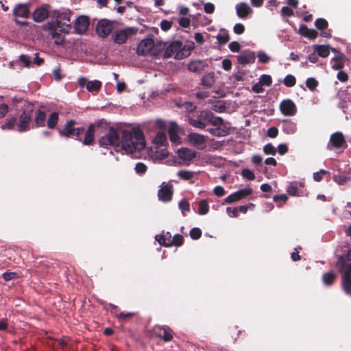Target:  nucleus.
<instances>
[{"mask_svg": "<svg viewBox=\"0 0 351 351\" xmlns=\"http://www.w3.org/2000/svg\"><path fill=\"white\" fill-rule=\"evenodd\" d=\"M283 84L287 87H293L296 84V79L293 75L289 74L285 77Z\"/></svg>", "mask_w": 351, "mask_h": 351, "instance_id": "41", "label": "nucleus"}, {"mask_svg": "<svg viewBox=\"0 0 351 351\" xmlns=\"http://www.w3.org/2000/svg\"><path fill=\"white\" fill-rule=\"evenodd\" d=\"M172 26V22L167 20H162L160 23V28L163 31H168Z\"/></svg>", "mask_w": 351, "mask_h": 351, "instance_id": "62", "label": "nucleus"}, {"mask_svg": "<svg viewBox=\"0 0 351 351\" xmlns=\"http://www.w3.org/2000/svg\"><path fill=\"white\" fill-rule=\"evenodd\" d=\"M190 237L194 240L199 239L202 236V230L198 228H193L190 230Z\"/></svg>", "mask_w": 351, "mask_h": 351, "instance_id": "47", "label": "nucleus"}, {"mask_svg": "<svg viewBox=\"0 0 351 351\" xmlns=\"http://www.w3.org/2000/svg\"><path fill=\"white\" fill-rule=\"evenodd\" d=\"M298 32L300 36L311 40H314L318 36V32L316 30L309 29L306 25H301Z\"/></svg>", "mask_w": 351, "mask_h": 351, "instance_id": "19", "label": "nucleus"}, {"mask_svg": "<svg viewBox=\"0 0 351 351\" xmlns=\"http://www.w3.org/2000/svg\"><path fill=\"white\" fill-rule=\"evenodd\" d=\"M189 141L195 146H199L203 145L206 140L203 135L192 133L189 135Z\"/></svg>", "mask_w": 351, "mask_h": 351, "instance_id": "29", "label": "nucleus"}, {"mask_svg": "<svg viewBox=\"0 0 351 351\" xmlns=\"http://www.w3.org/2000/svg\"><path fill=\"white\" fill-rule=\"evenodd\" d=\"M13 14L15 17L27 19L29 15V6L27 4H18L14 9Z\"/></svg>", "mask_w": 351, "mask_h": 351, "instance_id": "23", "label": "nucleus"}, {"mask_svg": "<svg viewBox=\"0 0 351 351\" xmlns=\"http://www.w3.org/2000/svg\"><path fill=\"white\" fill-rule=\"evenodd\" d=\"M134 315V313H125L121 312L118 315L117 317L120 320H127L130 319Z\"/></svg>", "mask_w": 351, "mask_h": 351, "instance_id": "58", "label": "nucleus"}, {"mask_svg": "<svg viewBox=\"0 0 351 351\" xmlns=\"http://www.w3.org/2000/svg\"><path fill=\"white\" fill-rule=\"evenodd\" d=\"M252 193L253 189L252 188L242 189L228 195L227 197H226L224 202L226 204H232L247 197V196L252 195Z\"/></svg>", "mask_w": 351, "mask_h": 351, "instance_id": "11", "label": "nucleus"}, {"mask_svg": "<svg viewBox=\"0 0 351 351\" xmlns=\"http://www.w3.org/2000/svg\"><path fill=\"white\" fill-rule=\"evenodd\" d=\"M241 176L249 180H254L255 179V175L252 171H251L249 169H243L241 171Z\"/></svg>", "mask_w": 351, "mask_h": 351, "instance_id": "44", "label": "nucleus"}, {"mask_svg": "<svg viewBox=\"0 0 351 351\" xmlns=\"http://www.w3.org/2000/svg\"><path fill=\"white\" fill-rule=\"evenodd\" d=\"M337 78L341 82H346L348 81L349 76L346 72L340 71L337 75Z\"/></svg>", "mask_w": 351, "mask_h": 351, "instance_id": "57", "label": "nucleus"}, {"mask_svg": "<svg viewBox=\"0 0 351 351\" xmlns=\"http://www.w3.org/2000/svg\"><path fill=\"white\" fill-rule=\"evenodd\" d=\"M57 24H56V21L55 22H48L47 24H45L44 26H43V29L44 30H46V31H49L50 32V34L51 33H53V31H56L57 30Z\"/></svg>", "mask_w": 351, "mask_h": 351, "instance_id": "51", "label": "nucleus"}, {"mask_svg": "<svg viewBox=\"0 0 351 351\" xmlns=\"http://www.w3.org/2000/svg\"><path fill=\"white\" fill-rule=\"evenodd\" d=\"M112 23L108 19L100 20L96 26V33L101 38H106L112 31Z\"/></svg>", "mask_w": 351, "mask_h": 351, "instance_id": "9", "label": "nucleus"}, {"mask_svg": "<svg viewBox=\"0 0 351 351\" xmlns=\"http://www.w3.org/2000/svg\"><path fill=\"white\" fill-rule=\"evenodd\" d=\"M19 60L23 63L24 66L25 67H29L31 64V59L30 57H29L27 55L21 54L19 56Z\"/></svg>", "mask_w": 351, "mask_h": 351, "instance_id": "56", "label": "nucleus"}, {"mask_svg": "<svg viewBox=\"0 0 351 351\" xmlns=\"http://www.w3.org/2000/svg\"><path fill=\"white\" fill-rule=\"evenodd\" d=\"M205 64L203 61L196 60L191 62L188 65V69L191 72L199 73L204 70Z\"/></svg>", "mask_w": 351, "mask_h": 351, "instance_id": "26", "label": "nucleus"}, {"mask_svg": "<svg viewBox=\"0 0 351 351\" xmlns=\"http://www.w3.org/2000/svg\"><path fill=\"white\" fill-rule=\"evenodd\" d=\"M49 16V10L46 7L42 6L34 10L32 14L33 19L35 22L41 23Z\"/></svg>", "mask_w": 351, "mask_h": 351, "instance_id": "20", "label": "nucleus"}, {"mask_svg": "<svg viewBox=\"0 0 351 351\" xmlns=\"http://www.w3.org/2000/svg\"><path fill=\"white\" fill-rule=\"evenodd\" d=\"M154 47V40L152 38H147L142 40L138 47L136 53L139 56L147 55Z\"/></svg>", "mask_w": 351, "mask_h": 351, "instance_id": "12", "label": "nucleus"}, {"mask_svg": "<svg viewBox=\"0 0 351 351\" xmlns=\"http://www.w3.org/2000/svg\"><path fill=\"white\" fill-rule=\"evenodd\" d=\"M177 175L182 180H189L193 178L194 172L182 169L180 170Z\"/></svg>", "mask_w": 351, "mask_h": 351, "instance_id": "39", "label": "nucleus"}, {"mask_svg": "<svg viewBox=\"0 0 351 351\" xmlns=\"http://www.w3.org/2000/svg\"><path fill=\"white\" fill-rule=\"evenodd\" d=\"M245 26L242 23H237L233 27V32L236 34H242L245 32Z\"/></svg>", "mask_w": 351, "mask_h": 351, "instance_id": "54", "label": "nucleus"}, {"mask_svg": "<svg viewBox=\"0 0 351 351\" xmlns=\"http://www.w3.org/2000/svg\"><path fill=\"white\" fill-rule=\"evenodd\" d=\"M198 214L203 215L209 212V206L206 199H202L198 202Z\"/></svg>", "mask_w": 351, "mask_h": 351, "instance_id": "36", "label": "nucleus"}, {"mask_svg": "<svg viewBox=\"0 0 351 351\" xmlns=\"http://www.w3.org/2000/svg\"><path fill=\"white\" fill-rule=\"evenodd\" d=\"M167 141V136L162 132H159L155 137V142L158 144L163 145Z\"/></svg>", "mask_w": 351, "mask_h": 351, "instance_id": "50", "label": "nucleus"}, {"mask_svg": "<svg viewBox=\"0 0 351 351\" xmlns=\"http://www.w3.org/2000/svg\"><path fill=\"white\" fill-rule=\"evenodd\" d=\"M46 123V114L45 112L38 110L35 112V124L37 128L44 127Z\"/></svg>", "mask_w": 351, "mask_h": 351, "instance_id": "27", "label": "nucleus"}, {"mask_svg": "<svg viewBox=\"0 0 351 351\" xmlns=\"http://www.w3.org/2000/svg\"><path fill=\"white\" fill-rule=\"evenodd\" d=\"M255 53L253 51L245 50L243 51L237 57L238 62L241 64L245 65L250 63H253L255 61Z\"/></svg>", "mask_w": 351, "mask_h": 351, "instance_id": "18", "label": "nucleus"}, {"mask_svg": "<svg viewBox=\"0 0 351 351\" xmlns=\"http://www.w3.org/2000/svg\"><path fill=\"white\" fill-rule=\"evenodd\" d=\"M257 56L259 62L261 63H267L270 60L269 56L263 51H259Z\"/></svg>", "mask_w": 351, "mask_h": 351, "instance_id": "53", "label": "nucleus"}, {"mask_svg": "<svg viewBox=\"0 0 351 351\" xmlns=\"http://www.w3.org/2000/svg\"><path fill=\"white\" fill-rule=\"evenodd\" d=\"M120 143L119 133L114 127H110L108 132L99 140L100 146H119Z\"/></svg>", "mask_w": 351, "mask_h": 351, "instance_id": "6", "label": "nucleus"}, {"mask_svg": "<svg viewBox=\"0 0 351 351\" xmlns=\"http://www.w3.org/2000/svg\"><path fill=\"white\" fill-rule=\"evenodd\" d=\"M336 267L342 274L341 286L345 293H351V250L346 254L339 255Z\"/></svg>", "mask_w": 351, "mask_h": 351, "instance_id": "4", "label": "nucleus"}, {"mask_svg": "<svg viewBox=\"0 0 351 351\" xmlns=\"http://www.w3.org/2000/svg\"><path fill=\"white\" fill-rule=\"evenodd\" d=\"M335 279L336 276L332 271L325 273L322 276V281L327 286L332 285Z\"/></svg>", "mask_w": 351, "mask_h": 351, "instance_id": "34", "label": "nucleus"}, {"mask_svg": "<svg viewBox=\"0 0 351 351\" xmlns=\"http://www.w3.org/2000/svg\"><path fill=\"white\" fill-rule=\"evenodd\" d=\"M226 212L230 217H237L239 215L237 208L227 207Z\"/></svg>", "mask_w": 351, "mask_h": 351, "instance_id": "64", "label": "nucleus"}, {"mask_svg": "<svg viewBox=\"0 0 351 351\" xmlns=\"http://www.w3.org/2000/svg\"><path fill=\"white\" fill-rule=\"evenodd\" d=\"M329 172L324 169H321L319 171L313 173V179L316 182H320L322 180L324 175L328 174Z\"/></svg>", "mask_w": 351, "mask_h": 351, "instance_id": "52", "label": "nucleus"}, {"mask_svg": "<svg viewBox=\"0 0 351 351\" xmlns=\"http://www.w3.org/2000/svg\"><path fill=\"white\" fill-rule=\"evenodd\" d=\"M259 82L261 83L263 86H269L272 83L271 77L269 75L263 74L260 77Z\"/></svg>", "mask_w": 351, "mask_h": 351, "instance_id": "43", "label": "nucleus"}, {"mask_svg": "<svg viewBox=\"0 0 351 351\" xmlns=\"http://www.w3.org/2000/svg\"><path fill=\"white\" fill-rule=\"evenodd\" d=\"M178 126L176 123L171 122L169 124L168 134L169 136V139L173 143H177L180 138L178 134Z\"/></svg>", "mask_w": 351, "mask_h": 351, "instance_id": "25", "label": "nucleus"}, {"mask_svg": "<svg viewBox=\"0 0 351 351\" xmlns=\"http://www.w3.org/2000/svg\"><path fill=\"white\" fill-rule=\"evenodd\" d=\"M51 37L54 39V43L56 45H62L65 43L64 37L62 35L61 33H59L56 31H53V33H51Z\"/></svg>", "mask_w": 351, "mask_h": 351, "instance_id": "38", "label": "nucleus"}, {"mask_svg": "<svg viewBox=\"0 0 351 351\" xmlns=\"http://www.w3.org/2000/svg\"><path fill=\"white\" fill-rule=\"evenodd\" d=\"M229 49L232 52H239L240 50V45L237 41H232L229 44Z\"/></svg>", "mask_w": 351, "mask_h": 351, "instance_id": "63", "label": "nucleus"}, {"mask_svg": "<svg viewBox=\"0 0 351 351\" xmlns=\"http://www.w3.org/2000/svg\"><path fill=\"white\" fill-rule=\"evenodd\" d=\"M182 43L180 41H175L171 43L165 49L164 52L165 58H170L174 53L178 52L182 47Z\"/></svg>", "mask_w": 351, "mask_h": 351, "instance_id": "24", "label": "nucleus"}, {"mask_svg": "<svg viewBox=\"0 0 351 351\" xmlns=\"http://www.w3.org/2000/svg\"><path fill=\"white\" fill-rule=\"evenodd\" d=\"M136 32V30L131 27L118 30L112 34V39L115 43L122 45L126 42L130 36L134 35Z\"/></svg>", "mask_w": 351, "mask_h": 351, "instance_id": "8", "label": "nucleus"}, {"mask_svg": "<svg viewBox=\"0 0 351 351\" xmlns=\"http://www.w3.org/2000/svg\"><path fill=\"white\" fill-rule=\"evenodd\" d=\"M121 135L120 144L127 154H133L145 149V136L139 128H133L131 130H123Z\"/></svg>", "mask_w": 351, "mask_h": 351, "instance_id": "1", "label": "nucleus"}, {"mask_svg": "<svg viewBox=\"0 0 351 351\" xmlns=\"http://www.w3.org/2000/svg\"><path fill=\"white\" fill-rule=\"evenodd\" d=\"M210 123L215 127H219L223 124V120L219 117H215L210 112H208L206 125Z\"/></svg>", "mask_w": 351, "mask_h": 351, "instance_id": "30", "label": "nucleus"}, {"mask_svg": "<svg viewBox=\"0 0 351 351\" xmlns=\"http://www.w3.org/2000/svg\"><path fill=\"white\" fill-rule=\"evenodd\" d=\"M77 124L75 120L71 119L66 122L62 129H58V134L61 136L66 138L75 137L80 141H82L84 145H90L95 140V125L91 123L89 125L85 132V136L82 140V134L85 129L83 127L75 128Z\"/></svg>", "mask_w": 351, "mask_h": 351, "instance_id": "3", "label": "nucleus"}, {"mask_svg": "<svg viewBox=\"0 0 351 351\" xmlns=\"http://www.w3.org/2000/svg\"><path fill=\"white\" fill-rule=\"evenodd\" d=\"M208 111L202 110L197 112L195 114L188 117L189 123L199 129H204L206 126Z\"/></svg>", "mask_w": 351, "mask_h": 351, "instance_id": "7", "label": "nucleus"}, {"mask_svg": "<svg viewBox=\"0 0 351 351\" xmlns=\"http://www.w3.org/2000/svg\"><path fill=\"white\" fill-rule=\"evenodd\" d=\"M59 120V114L57 112H53L49 116L47 121V125L49 129H53L56 127Z\"/></svg>", "mask_w": 351, "mask_h": 351, "instance_id": "31", "label": "nucleus"}, {"mask_svg": "<svg viewBox=\"0 0 351 351\" xmlns=\"http://www.w3.org/2000/svg\"><path fill=\"white\" fill-rule=\"evenodd\" d=\"M156 337L162 339L165 342H169L173 339V331L167 326H158L154 328Z\"/></svg>", "mask_w": 351, "mask_h": 351, "instance_id": "10", "label": "nucleus"}, {"mask_svg": "<svg viewBox=\"0 0 351 351\" xmlns=\"http://www.w3.org/2000/svg\"><path fill=\"white\" fill-rule=\"evenodd\" d=\"M217 39L219 45H225L229 41L230 35L226 30H223V33L217 36Z\"/></svg>", "mask_w": 351, "mask_h": 351, "instance_id": "40", "label": "nucleus"}, {"mask_svg": "<svg viewBox=\"0 0 351 351\" xmlns=\"http://www.w3.org/2000/svg\"><path fill=\"white\" fill-rule=\"evenodd\" d=\"M215 5L212 3H206L204 5V12L207 14H213L215 12Z\"/></svg>", "mask_w": 351, "mask_h": 351, "instance_id": "60", "label": "nucleus"}, {"mask_svg": "<svg viewBox=\"0 0 351 351\" xmlns=\"http://www.w3.org/2000/svg\"><path fill=\"white\" fill-rule=\"evenodd\" d=\"M330 143L336 149H346L348 146L345 137L341 132H336L330 135Z\"/></svg>", "mask_w": 351, "mask_h": 351, "instance_id": "13", "label": "nucleus"}, {"mask_svg": "<svg viewBox=\"0 0 351 351\" xmlns=\"http://www.w3.org/2000/svg\"><path fill=\"white\" fill-rule=\"evenodd\" d=\"M237 14L239 18L245 19L252 14L253 10L249 5L245 2L239 3L236 5Z\"/></svg>", "mask_w": 351, "mask_h": 351, "instance_id": "22", "label": "nucleus"}, {"mask_svg": "<svg viewBox=\"0 0 351 351\" xmlns=\"http://www.w3.org/2000/svg\"><path fill=\"white\" fill-rule=\"evenodd\" d=\"M263 152L265 154L275 155L276 149L271 143H268L264 146Z\"/></svg>", "mask_w": 351, "mask_h": 351, "instance_id": "46", "label": "nucleus"}, {"mask_svg": "<svg viewBox=\"0 0 351 351\" xmlns=\"http://www.w3.org/2000/svg\"><path fill=\"white\" fill-rule=\"evenodd\" d=\"M178 156L180 159L190 162L197 156V152L195 150L182 147L178 151Z\"/></svg>", "mask_w": 351, "mask_h": 351, "instance_id": "21", "label": "nucleus"}, {"mask_svg": "<svg viewBox=\"0 0 351 351\" xmlns=\"http://www.w3.org/2000/svg\"><path fill=\"white\" fill-rule=\"evenodd\" d=\"M306 86L309 90L313 91L318 86V82L313 77H308L306 80Z\"/></svg>", "mask_w": 351, "mask_h": 351, "instance_id": "42", "label": "nucleus"}, {"mask_svg": "<svg viewBox=\"0 0 351 351\" xmlns=\"http://www.w3.org/2000/svg\"><path fill=\"white\" fill-rule=\"evenodd\" d=\"M101 87V82L99 80L88 81L86 89L89 92H99Z\"/></svg>", "mask_w": 351, "mask_h": 351, "instance_id": "33", "label": "nucleus"}, {"mask_svg": "<svg viewBox=\"0 0 351 351\" xmlns=\"http://www.w3.org/2000/svg\"><path fill=\"white\" fill-rule=\"evenodd\" d=\"M34 112V105L29 101H25L21 113L19 116L17 120L16 117H12L7 119L4 125H2L3 129L13 130L16 125L17 131L19 132H24L30 130V124L32 121Z\"/></svg>", "mask_w": 351, "mask_h": 351, "instance_id": "2", "label": "nucleus"}, {"mask_svg": "<svg viewBox=\"0 0 351 351\" xmlns=\"http://www.w3.org/2000/svg\"><path fill=\"white\" fill-rule=\"evenodd\" d=\"M280 110L285 116H293L297 112V108L294 102L288 99L283 100L280 104Z\"/></svg>", "mask_w": 351, "mask_h": 351, "instance_id": "14", "label": "nucleus"}, {"mask_svg": "<svg viewBox=\"0 0 351 351\" xmlns=\"http://www.w3.org/2000/svg\"><path fill=\"white\" fill-rule=\"evenodd\" d=\"M298 187L296 184L292 183L287 189V192L290 195H298Z\"/></svg>", "mask_w": 351, "mask_h": 351, "instance_id": "61", "label": "nucleus"}, {"mask_svg": "<svg viewBox=\"0 0 351 351\" xmlns=\"http://www.w3.org/2000/svg\"><path fill=\"white\" fill-rule=\"evenodd\" d=\"M206 131H208L212 135L218 137L225 136L228 134L226 130L221 129L219 127L208 128Z\"/></svg>", "mask_w": 351, "mask_h": 351, "instance_id": "37", "label": "nucleus"}, {"mask_svg": "<svg viewBox=\"0 0 351 351\" xmlns=\"http://www.w3.org/2000/svg\"><path fill=\"white\" fill-rule=\"evenodd\" d=\"M350 178L344 175L334 176V181L339 185H343Z\"/></svg>", "mask_w": 351, "mask_h": 351, "instance_id": "45", "label": "nucleus"}, {"mask_svg": "<svg viewBox=\"0 0 351 351\" xmlns=\"http://www.w3.org/2000/svg\"><path fill=\"white\" fill-rule=\"evenodd\" d=\"M315 26L321 31L320 36L324 38H330L332 36L331 30L328 29V23L324 18H319L315 21Z\"/></svg>", "mask_w": 351, "mask_h": 351, "instance_id": "16", "label": "nucleus"}, {"mask_svg": "<svg viewBox=\"0 0 351 351\" xmlns=\"http://www.w3.org/2000/svg\"><path fill=\"white\" fill-rule=\"evenodd\" d=\"M293 14V10L288 6H284L281 9V14L284 16H292Z\"/></svg>", "mask_w": 351, "mask_h": 351, "instance_id": "55", "label": "nucleus"}, {"mask_svg": "<svg viewBox=\"0 0 351 351\" xmlns=\"http://www.w3.org/2000/svg\"><path fill=\"white\" fill-rule=\"evenodd\" d=\"M215 83V75L213 73H209L204 75L202 79V84L204 86L210 88Z\"/></svg>", "mask_w": 351, "mask_h": 351, "instance_id": "32", "label": "nucleus"}, {"mask_svg": "<svg viewBox=\"0 0 351 351\" xmlns=\"http://www.w3.org/2000/svg\"><path fill=\"white\" fill-rule=\"evenodd\" d=\"M89 19L86 16H81L78 17L74 24V29L75 33L78 34H84L88 27Z\"/></svg>", "mask_w": 351, "mask_h": 351, "instance_id": "17", "label": "nucleus"}, {"mask_svg": "<svg viewBox=\"0 0 351 351\" xmlns=\"http://www.w3.org/2000/svg\"><path fill=\"white\" fill-rule=\"evenodd\" d=\"M173 186L163 182L161 188L158 190V199L162 202H169L172 199Z\"/></svg>", "mask_w": 351, "mask_h": 351, "instance_id": "15", "label": "nucleus"}, {"mask_svg": "<svg viewBox=\"0 0 351 351\" xmlns=\"http://www.w3.org/2000/svg\"><path fill=\"white\" fill-rule=\"evenodd\" d=\"M147 166L143 162H138L135 167L136 172L139 175H143L147 171Z\"/></svg>", "mask_w": 351, "mask_h": 351, "instance_id": "48", "label": "nucleus"}, {"mask_svg": "<svg viewBox=\"0 0 351 351\" xmlns=\"http://www.w3.org/2000/svg\"><path fill=\"white\" fill-rule=\"evenodd\" d=\"M267 134L270 138H275L278 134V130L276 127H271L267 130Z\"/></svg>", "mask_w": 351, "mask_h": 351, "instance_id": "59", "label": "nucleus"}, {"mask_svg": "<svg viewBox=\"0 0 351 351\" xmlns=\"http://www.w3.org/2000/svg\"><path fill=\"white\" fill-rule=\"evenodd\" d=\"M184 243L183 237L181 234H176L172 238L171 242H168L167 247L181 246Z\"/></svg>", "mask_w": 351, "mask_h": 351, "instance_id": "35", "label": "nucleus"}, {"mask_svg": "<svg viewBox=\"0 0 351 351\" xmlns=\"http://www.w3.org/2000/svg\"><path fill=\"white\" fill-rule=\"evenodd\" d=\"M178 206H179V208L182 210V212L183 213L184 211L189 212L190 210V204L186 199H182L179 202Z\"/></svg>", "mask_w": 351, "mask_h": 351, "instance_id": "49", "label": "nucleus"}, {"mask_svg": "<svg viewBox=\"0 0 351 351\" xmlns=\"http://www.w3.org/2000/svg\"><path fill=\"white\" fill-rule=\"evenodd\" d=\"M71 12L54 11L53 17L56 18L57 26L60 29L61 33H69L71 29Z\"/></svg>", "mask_w": 351, "mask_h": 351, "instance_id": "5", "label": "nucleus"}, {"mask_svg": "<svg viewBox=\"0 0 351 351\" xmlns=\"http://www.w3.org/2000/svg\"><path fill=\"white\" fill-rule=\"evenodd\" d=\"M313 49L322 58H326L330 53V47L328 45H313Z\"/></svg>", "mask_w": 351, "mask_h": 351, "instance_id": "28", "label": "nucleus"}]
</instances>
